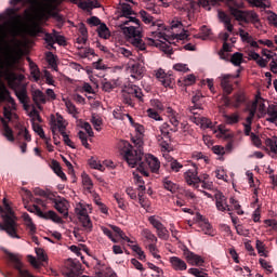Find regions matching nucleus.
<instances>
[{"label": "nucleus", "mask_w": 277, "mask_h": 277, "mask_svg": "<svg viewBox=\"0 0 277 277\" xmlns=\"http://www.w3.org/2000/svg\"><path fill=\"white\" fill-rule=\"evenodd\" d=\"M15 96L25 107V105H27V98H29V96H27V87H21V89L15 92Z\"/></svg>", "instance_id": "nucleus-27"}, {"label": "nucleus", "mask_w": 277, "mask_h": 277, "mask_svg": "<svg viewBox=\"0 0 277 277\" xmlns=\"http://www.w3.org/2000/svg\"><path fill=\"white\" fill-rule=\"evenodd\" d=\"M229 12L232 16L236 18V21H239L240 23H246V15L242 13L241 10L230 6Z\"/></svg>", "instance_id": "nucleus-35"}, {"label": "nucleus", "mask_w": 277, "mask_h": 277, "mask_svg": "<svg viewBox=\"0 0 277 277\" xmlns=\"http://www.w3.org/2000/svg\"><path fill=\"white\" fill-rule=\"evenodd\" d=\"M266 146L269 147L271 153L277 155V137L267 138Z\"/></svg>", "instance_id": "nucleus-47"}, {"label": "nucleus", "mask_w": 277, "mask_h": 277, "mask_svg": "<svg viewBox=\"0 0 277 277\" xmlns=\"http://www.w3.org/2000/svg\"><path fill=\"white\" fill-rule=\"evenodd\" d=\"M79 222L83 230H85V233H92L93 225H92V220H90V215L80 217Z\"/></svg>", "instance_id": "nucleus-32"}, {"label": "nucleus", "mask_w": 277, "mask_h": 277, "mask_svg": "<svg viewBox=\"0 0 277 277\" xmlns=\"http://www.w3.org/2000/svg\"><path fill=\"white\" fill-rule=\"evenodd\" d=\"M55 39H56V30H53L52 32H47L44 35V40H45L48 47H50V49H55V47H54Z\"/></svg>", "instance_id": "nucleus-38"}, {"label": "nucleus", "mask_w": 277, "mask_h": 277, "mask_svg": "<svg viewBox=\"0 0 277 277\" xmlns=\"http://www.w3.org/2000/svg\"><path fill=\"white\" fill-rule=\"evenodd\" d=\"M142 237H144L145 239H147V241H149V243H157L158 239L157 236H155V234H153V232L148 228H145L141 232Z\"/></svg>", "instance_id": "nucleus-37"}, {"label": "nucleus", "mask_w": 277, "mask_h": 277, "mask_svg": "<svg viewBox=\"0 0 277 277\" xmlns=\"http://www.w3.org/2000/svg\"><path fill=\"white\" fill-rule=\"evenodd\" d=\"M266 114L268 118H266L267 122H272L273 124H276L277 122V106L276 105H269Z\"/></svg>", "instance_id": "nucleus-25"}, {"label": "nucleus", "mask_w": 277, "mask_h": 277, "mask_svg": "<svg viewBox=\"0 0 277 277\" xmlns=\"http://www.w3.org/2000/svg\"><path fill=\"white\" fill-rule=\"evenodd\" d=\"M3 205L5 207L6 213L2 214L3 224L0 223V230H4V233H6L9 237H12V239H21V236L16 234L18 230L16 216L14 215L12 208H10V205H8V200L5 198L3 199Z\"/></svg>", "instance_id": "nucleus-3"}, {"label": "nucleus", "mask_w": 277, "mask_h": 277, "mask_svg": "<svg viewBox=\"0 0 277 277\" xmlns=\"http://www.w3.org/2000/svg\"><path fill=\"white\" fill-rule=\"evenodd\" d=\"M97 34L100 38H104V40H107V38H109V28H107V25L101 24L97 28Z\"/></svg>", "instance_id": "nucleus-42"}, {"label": "nucleus", "mask_w": 277, "mask_h": 277, "mask_svg": "<svg viewBox=\"0 0 277 277\" xmlns=\"http://www.w3.org/2000/svg\"><path fill=\"white\" fill-rule=\"evenodd\" d=\"M80 57H88L89 55H94V50L92 48H83L81 51H79Z\"/></svg>", "instance_id": "nucleus-64"}, {"label": "nucleus", "mask_w": 277, "mask_h": 277, "mask_svg": "<svg viewBox=\"0 0 277 277\" xmlns=\"http://www.w3.org/2000/svg\"><path fill=\"white\" fill-rule=\"evenodd\" d=\"M47 62L53 70H57V61L55 60V54H53V52L47 53Z\"/></svg>", "instance_id": "nucleus-44"}, {"label": "nucleus", "mask_w": 277, "mask_h": 277, "mask_svg": "<svg viewBox=\"0 0 277 277\" xmlns=\"http://www.w3.org/2000/svg\"><path fill=\"white\" fill-rule=\"evenodd\" d=\"M255 248L260 256H265V259H267V252H265V243H263V241L256 240Z\"/></svg>", "instance_id": "nucleus-50"}, {"label": "nucleus", "mask_w": 277, "mask_h": 277, "mask_svg": "<svg viewBox=\"0 0 277 277\" xmlns=\"http://www.w3.org/2000/svg\"><path fill=\"white\" fill-rule=\"evenodd\" d=\"M226 124H237L239 122V115L233 114V115H224Z\"/></svg>", "instance_id": "nucleus-51"}, {"label": "nucleus", "mask_w": 277, "mask_h": 277, "mask_svg": "<svg viewBox=\"0 0 277 277\" xmlns=\"http://www.w3.org/2000/svg\"><path fill=\"white\" fill-rule=\"evenodd\" d=\"M78 137H79L82 146H84V148H90V143H88V134H85V132L79 131Z\"/></svg>", "instance_id": "nucleus-57"}, {"label": "nucleus", "mask_w": 277, "mask_h": 277, "mask_svg": "<svg viewBox=\"0 0 277 277\" xmlns=\"http://www.w3.org/2000/svg\"><path fill=\"white\" fill-rule=\"evenodd\" d=\"M169 121L170 123L174 127L173 129H171V131H173V133H176V131H179V114L175 113V115H171V117H169Z\"/></svg>", "instance_id": "nucleus-48"}, {"label": "nucleus", "mask_w": 277, "mask_h": 277, "mask_svg": "<svg viewBox=\"0 0 277 277\" xmlns=\"http://www.w3.org/2000/svg\"><path fill=\"white\" fill-rule=\"evenodd\" d=\"M91 123L95 131H101V127H103V119L98 115L93 114L91 117Z\"/></svg>", "instance_id": "nucleus-41"}, {"label": "nucleus", "mask_w": 277, "mask_h": 277, "mask_svg": "<svg viewBox=\"0 0 277 277\" xmlns=\"http://www.w3.org/2000/svg\"><path fill=\"white\" fill-rule=\"evenodd\" d=\"M133 176L138 189H141V192H145L146 186H144V180H142V176L135 172H133Z\"/></svg>", "instance_id": "nucleus-55"}, {"label": "nucleus", "mask_w": 277, "mask_h": 277, "mask_svg": "<svg viewBox=\"0 0 277 277\" xmlns=\"http://www.w3.org/2000/svg\"><path fill=\"white\" fill-rule=\"evenodd\" d=\"M128 149L124 153V159L129 166V168H136L140 174H146V164H144V151L142 149H135L131 144L126 143Z\"/></svg>", "instance_id": "nucleus-4"}, {"label": "nucleus", "mask_w": 277, "mask_h": 277, "mask_svg": "<svg viewBox=\"0 0 277 277\" xmlns=\"http://www.w3.org/2000/svg\"><path fill=\"white\" fill-rule=\"evenodd\" d=\"M81 10H94V8H101V3L97 0L81 1L78 4Z\"/></svg>", "instance_id": "nucleus-30"}, {"label": "nucleus", "mask_w": 277, "mask_h": 277, "mask_svg": "<svg viewBox=\"0 0 277 277\" xmlns=\"http://www.w3.org/2000/svg\"><path fill=\"white\" fill-rule=\"evenodd\" d=\"M147 250L150 252V254L154 256V259H161V255H159V249H157V245L155 243H149L147 246Z\"/></svg>", "instance_id": "nucleus-53"}, {"label": "nucleus", "mask_w": 277, "mask_h": 277, "mask_svg": "<svg viewBox=\"0 0 277 277\" xmlns=\"http://www.w3.org/2000/svg\"><path fill=\"white\" fill-rule=\"evenodd\" d=\"M169 263L174 272H185L187 269V262L179 256H171Z\"/></svg>", "instance_id": "nucleus-16"}, {"label": "nucleus", "mask_w": 277, "mask_h": 277, "mask_svg": "<svg viewBox=\"0 0 277 277\" xmlns=\"http://www.w3.org/2000/svg\"><path fill=\"white\" fill-rule=\"evenodd\" d=\"M230 62L234 66H241V63L243 62V54L236 52L232 55Z\"/></svg>", "instance_id": "nucleus-43"}, {"label": "nucleus", "mask_w": 277, "mask_h": 277, "mask_svg": "<svg viewBox=\"0 0 277 277\" xmlns=\"http://www.w3.org/2000/svg\"><path fill=\"white\" fill-rule=\"evenodd\" d=\"M256 105H258V109H259L260 114H266L267 109L265 106V100L256 96L255 102H253V104H252V107H254L256 109Z\"/></svg>", "instance_id": "nucleus-39"}, {"label": "nucleus", "mask_w": 277, "mask_h": 277, "mask_svg": "<svg viewBox=\"0 0 277 277\" xmlns=\"http://www.w3.org/2000/svg\"><path fill=\"white\" fill-rule=\"evenodd\" d=\"M239 72L240 71L238 70V74L236 76L230 74H222L219 77L221 88L224 94H233V84L230 83V81H233V79H237L239 77Z\"/></svg>", "instance_id": "nucleus-12"}, {"label": "nucleus", "mask_w": 277, "mask_h": 277, "mask_svg": "<svg viewBox=\"0 0 277 277\" xmlns=\"http://www.w3.org/2000/svg\"><path fill=\"white\" fill-rule=\"evenodd\" d=\"M183 83L184 85H194L196 83V76L194 75H187L186 77L183 78Z\"/></svg>", "instance_id": "nucleus-62"}, {"label": "nucleus", "mask_w": 277, "mask_h": 277, "mask_svg": "<svg viewBox=\"0 0 277 277\" xmlns=\"http://www.w3.org/2000/svg\"><path fill=\"white\" fill-rule=\"evenodd\" d=\"M9 88H11L12 91L18 92V90H21V88H25V85L23 83H21V81H18V77H16L15 74H11L9 75Z\"/></svg>", "instance_id": "nucleus-20"}, {"label": "nucleus", "mask_w": 277, "mask_h": 277, "mask_svg": "<svg viewBox=\"0 0 277 277\" xmlns=\"http://www.w3.org/2000/svg\"><path fill=\"white\" fill-rule=\"evenodd\" d=\"M234 101H233V107H241V105H243L246 103V94L238 92L236 94H234L233 96Z\"/></svg>", "instance_id": "nucleus-34"}, {"label": "nucleus", "mask_w": 277, "mask_h": 277, "mask_svg": "<svg viewBox=\"0 0 277 277\" xmlns=\"http://www.w3.org/2000/svg\"><path fill=\"white\" fill-rule=\"evenodd\" d=\"M200 31L201 35H196L195 38H200V40H207V38L211 36V29L207 26H202Z\"/></svg>", "instance_id": "nucleus-52"}, {"label": "nucleus", "mask_w": 277, "mask_h": 277, "mask_svg": "<svg viewBox=\"0 0 277 277\" xmlns=\"http://www.w3.org/2000/svg\"><path fill=\"white\" fill-rule=\"evenodd\" d=\"M117 85L118 83H116V81H105L103 82V90L104 92H109L110 90H114V88H116Z\"/></svg>", "instance_id": "nucleus-63"}, {"label": "nucleus", "mask_w": 277, "mask_h": 277, "mask_svg": "<svg viewBox=\"0 0 277 277\" xmlns=\"http://www.w3.org/2000/svg\"><path fill=\"white\" fill-rule=\"evenodd\" d=\"M157 140L162 153H170V150H172V147H170V142L172 138H163V136H157Z\"/></svg>", "instance_id": "nucleus-28"}, {"label": "nucleus", "mask_w": 277, "mask_h": 277, "mask_svg": "<svg viewBox=\"0 0 277 277\" xmlns=\"http://www.w3.org/2000/svg\"><path fill=\"white\" fill-rule=\"evenodd\" d=\"M199 226L205 235H212L213 227H211V223H209V221H203L202 223H199Z\"/></svg>", "instance_id": "nucleus-49"}, {"label": "nucleus", "mask_w": 277, "mask_h": 277, "mask_svg": "<svg viewBox=\"0 0 277 277\" xmlns=\"http://www.w3.org/2000/svg\"><path fill=\"white\" fill-rule=\"evenodd\" d=\"M82 185H83V188L89 194H92V189L94 188V183H92V179L87 173H82Z\"/></svg>", "instance_id": "nucleus-31"}, {"label": "nucleus", "mask_w": 277, "mask_h": 277, "mask_svg": "<svg viewBox=\"0 0 277 277\" xmlns=\"http://www.w3.org/2000/svg\"><path fill=\"white\" fill-rule=\"evenodd\" d=\"M147 116H148V118H151L153 120H156V121L162 120L161 116H159V113H157L153 108L147 109Z\"/></svg>", "instance_id": "nucleus-61"}, {"label": "nucleus", "mask_w": 277, "mask_h": 277, "mask_svg": "<svg viewBox=\"0 0 277 277\" xmlns=\"http://www.w3.org/2000/svg\"><path fill=\"white\" fill-rule=\"evenodd\" d=\"M22 217L24 220L26 228H28L29 232L34 235V233H36V224H34V220H31V216H29L28 213H24Z\"/></svg>", "instance_id": "nucleus-33"}, {"label": "nucleus", "mask_w": 277, "mask_h": 277, "mask_svg": "<svg viewBox=\"0 0 277 277\" xmlns=\"http://www.w3.org/2000/svg\"><path fill=\"white\" fill-rule=\"evenodd\" d=\"M75 213L78 216V220H80V217H85L88 216V208H85V205L79 202L76 205Z\"/></svg>", "instance_id": "nucleus-36"}, {"label": "nucleus", "mask_w": 277, "mask_h": 277, "mask_svg": "<svg viewBox=\"0 0 277 277\" xmlns=\"http://www.w3.org/2000/svg\"><path fill=\"white\" fill-rule=\"evenodd\" d=\"M162 185L167 192H170L171 194H176V192H179V184L172 182L169 177L162 180Z\"/></svg>", "instance_id": "nucleus-24"}, {"label": "nucleus", "mask_w": 277, "mask_h": 277, "mask_svg": "<svg viewBox=\"0 0 277 277\" xmlns=\"http://www.w3.org/2000/svg\"><path fill=\"white\" fill-rule=\"evenodd\" d=\"M143 163L145 166L144 172L146 173H141L142 176H150V172L148 170H150L154 173H157L159 172V168H161V162L159 161V159L150 154L145 155Z\"/></svg>", "instance_id": "nucleus-7"}, {"label": "nucleus", "mask_w": 277, "mask_h": 277, "mask_svg": "<svg viewBox=\"0 0 277 277\" xmlns=\"http://www.w3.org/2000/svg\"><path fill=\"white\" fill-rule=\"evenodd\" d=\"M133 23L134 26L123 27V34L127 36L129 42L138 49V51H146V43L142 40V28L140 27V19L136 17H129V21L123 22V25Z\"/></svg>", "instance_id": "nucleus-2"}, {"label": "nucleus", "mask_w": 277, "mask_h": 277, "mask_svg": "<svg viewBox=\"0 0 277 277\" xmlns=\"http://www.w3.org/2000/svg\"><path fill=\"white\" fill-rule=\"evenodd\" d=\"M54 207L58 213L63 215V217H68V208L70 207V203L65 198H58L54 199Z\"/></svg>", "instance_id": "nucleus-14"}, {"label": "nucleus", "mask_w": 277, "mask_h": 277, "mask_svg": "<svg viewBox=\"0 0 277 277\" xmlns=\"http://www.w3.org/2000/svg\"><path fill=\"white\" fill-rule=\"evenodd\" d=\"M1 123L3 126L2 135H4L9 142H14V132L12 131V128H10L5 119H1Z\"/></svg>", "instance_id": "nucleus-26"}, {"label": "nucleus", "mask_w": 277, "mask_h": 277, "mask_svg": "<svg viewBox=\"0 0 277 277\" xmlns=\"http://www.w3.org/2000/svg\"><path fill=\"white\" fill-rule=\"evenodd\" d=\"M219 18L221 23L224 24L225 29H227L229 34H233L234 26L230 23V17L226 13L219 11Z\"/></svg>", "instance_id": "nucleus-22"}, {"label": "nucleus", "mask_w": 277, "mask_h": 277, "mask_svg": "<svg viewBox=\"0 0 277 277\" xmlns=\"http://www.w3.org/2000/svg\"><path fill=\"white\" fill-rule=\"evenodd\" d=\"M116 202L122 211L127 210V203H124V198H122L119 194H115Z\"/></svg>", "instance_id": "nucleus-60"}, {"label": "nucleus", "mask_w": 277, "mask_h": 277, "mask_svg": "<svg viewBox=\"0 0 277 277\" xmlns=\"http://www.w3.org/2000/svg\"><path fill=\"white\" fill-rule=\"evenodd\" d=\"M34 12L40 21L42 18H56L58 22H62V15H60L57 12H55V4L52 2H45L43 4H38L37 6H34Z\"/></svg>", "instance_id": "nucleus-5"}, {"label": "nucleus", "mask_w": 277, "mask_h": 277, "mask_svg": "<svg viewBox=\"0 0 277 277\" xmlns=\"http://www.w3.org/2000/svg\"><path fill=\"white\" fill-rule=\"evenodd\" d=\"M150 47H157V49H160L162 53H166L167 55H172V47L166 42H170L172 40V37H167V39L163 38H148Z\"/></svg>", "instance_id": "nucleus-10"}, {"label": "nucleus", "mask_w": 277, "mask_h": 277, "mask_svg": "<svg viewBox=\"0 0 277 277\" xmlns=\"http://www.w3.org/2000/svg\"><path fill=\"white\" fill-rule=\"evenodd\" d=\"M148 222L156 229L159 239H162V241H168V239H170V232L168 230L166 225H163V223H161V221L158 220L157 216H149Z\"/></svg>", "instance_id": "nucleus-9"}, {"label": "nucleus", "mask_w": 277, "mask_h": 277, "mask_svg": "<svg viewBox=\"0 0 277 277\" xmlns=\"http://www.w3.org/2000/svg\"><path fill=\"white\" fill-rule=\"evenodd\" d=\"M170 168L172 172H181V170H183V166L181 164V162H179V160L174 158L170 160Z\"/></svg>", "instance_id": "nucleus-54"}, {"label": "nucleus", "mask_w": 277, "mask_h": 277, "mask_svg": "<svg viewBox=\"0 0 277 277\" xmlns=\"http://www.w3.org/2000/svg\"><path fill=\"white\" fill-rule=\"evenodd\" d=\"M184 179L187 185L198 188L202 177L198 176V167L194 166L184 173Z\"/></svg>", "instance_id": "nucleus-11"}, {"label": "nucleus", "mask_w": 277, "mask_h": 277, "mask_svg": "<svg viewBox=\"0 0 277 277\" xmlns=\"http://www.w3.org/2000/svg\"><path fill=\"white\" fill-rule=\"evenodd\" d=\"M140 16H141L143 23H145V25H150V23H153L151 31H156L157 25H155V17H153L148 12H146L144 10L140 11Z\"/></svg>", "instance_id": "nucleus-23"}, {"label": "nucleus", "mask_w": 277, "mask_h": 277, "mask_svg": "<svg viewBox=\"0 0 277 277\" xmlns=\"http://www.w3.org/2000/svg\"><path fill=\"white\" fill-rule=\"evenodd\" d=\"M131 250L135 252L138 255L140 261L146 260V254L144 253V250H142V247L138 245H132L130 246Z\"/></svg>", "instance_id": "nucleus-45"}, {"label": "nucleus", "mask_w": 277, "mask_h": 277, "mask_svg": "<svg viewBox=\"0 0 277 277\" xmlns=\"http://www.w3.org/2000/svg\"><path fill=\"white\" fill-rule=\"evenodd\" d=\"M35 252L37 254L38 261L40 263H44V261H47V254L44 253V249L42 248H36Z\"/></svg>", "instance_id": "nucleus-59"}, {"label": "nucleus", "mask_w": 277, "mask_h": 277, "mask_svg": "<svg viewBox=\"0 0 277 277\" xmlns=\"http://www.w3.org/2000/svg\"><path fill=\"white\" fill-rule=\"evenodd\" d=\"M121 14L126 18H132L131 14H133V10L131 9V4L122 3L121 4Z\"/></svg>", "instance_id": "nucleus-46"}, {"label": "nucleus", "mask_w": 277, "mask_h": 277, "mask_svg": "<svg viewBox=\"0 0 277 277\" xmlns=\"http://www.w3.org/2000/svg\"><path fill=\"white\" fill-rule=\"evenodd\" d=\"M156 77L159 79L160 83H162L164 88H170V85H172V77L168 76V74H166L163 69H158L156 71Z\"/></svg>", "instance_id": "nucleus-18"}, {"label": "nucleus", "mask_w": 277, "mask_h": 277, "mask_svg": "<svg viewBox=\"0 0 277 277\" xmlns=\"http://www.w3.org/2000/svg\"><path fill=\"white\" fill-rule=\"evenodd\" d=\"M32 101L38 109H42L41 105L47 103V96L40 89H36L32 91Z\"/></svg>", "instance_id": "nucleus-17"}, {"label": "nucleus", "mask_w": 277, "mask_h": 277, "mask_svg": "<svg viewBox=\"0 0 277 277\" xmlns=\"http://www.w3.org/2000/svg\"><path fill=\"white\" fill-rule=\"evenodd\" d=\"M52 169L54 170L55 174H57L60 179H62V181H66V173L62 171V166H60V162H57L56 160H53Z\"/></svg>", "instance_id": "nucleus-40"}, {"label": "nucleus", "mask_w": 277, "mask_h": 277, "mask_svg": "<svg viewBox=\"0 0 277 277\" xmlns=\"http://www.w3.org/2000/svg\"><path fill=\"white\" fill-rule=\"evenodd\" d=\"M128 91L130 94H133L135 98H138L141 102H144V93H142V89L135 84H129Z\"/></svg>", "instance_id": "nucleus-29"}, {"label": "nucleus", "mask_w": 277, "mask_h": 277, "mask_svg": "<svg viewBox=\"0 0 277 277\" xmlns=\"http://www.w3.org/2000/svg\"><path fill=\"white\" fill-rule=\"evenodd\" d=\"M173 5L175 10L183 12L189 10V8H194V2L192 0H174Z\"/></svg>", "instance_id": "nucleus-21"}, {"label": "nucleus", "mask_w": 277, "mask_h": 277, "mask_svg": "<svg viewBox=\"0 0 277 277\" xmlns=\"http://www.w3.org/2000/svg\"><path fill=\"white\" fill-rule=\"evenodd\" d=\"M188 274L195 277H209V274L205 273L202 269L199 268H189Z\"/></svg>", "instance_id": "nucleus-56"}, {"label": "nucleus", "mask_w": 277, "mask_h": 277, "mask_svg": "<svg viewBox=\"0 0 277 277\" xmlns=\"http://www.w3.org/2000/svg\"><path fill=\"white\" fill-rule=\"evenodd\" d=\"M183 255H184V259H186L187 263H189V265H195L196 267H202V265L205 264V259H202V256L187 249V247L183 249Z\"/></svg>", "instance_id": "nucleus-13"}, {"label": "nucleus", "mask_w": 277, "mask_h": 277, "mask_svg": "<svg viewBox=\"0 0 277 277\" xmlns=\"http://www.w3.org/2000/svg\"><path fill=\"white\" fill-rule=\"evenodd\" d=\"M0 101H6V103H10V107H3V116L6 118V120H12V109H16V101L12 95L10 94V91L8 88H5V84H2L0 87Z\"/></svg>", "instance_id": "nucleus-6"}, {"label": "nucleus", "mask_w": 277, "mask_h": 277, "mask_svg": "<svg viewBox=\"0 0 277 277\" xmlns=\"http://www.w3.org/2000/svg\"><path fill=\"white\" fill-rule=\"evenodd\" d=\"M215 205H216V209L217 211H228L229 215H233V212H230V206H228V202H226V197L224 196V194L222 193H217L215 195Z\"/></svg>", "instance_id": "nucleus-15"}, {"label": "nucleus", "mask_w": 277, "mask_h": 277, "mask_svg": "<svg viewBox=\"0 0 277 277\" xmlns=\"http://www.w3.org/2000/svg\"><path fill=\"white\" fill-rule=\"evenodd\" d=\"M154 27L157 28L151 31L154 38H162L163 40H168V38H172V40H185L187 38V34L180 32L183 29V23L179 19H173L169 28L163 24H157Z\"/></svg>", "instance_id": "nucleus-1"}, {"label": "nucleus", "mask_w": 277, "mask_h": 277, "mask_svg": "<svg viewBox=\"0 0 277 277\" xmlns=\"http://www.w3.org/2000/svg\"><path fill=\"white\" fill-rule=\"evenodd\" d=\"M128 71L130 72L131 79L140 81L144 78V74L146 72L144 61L130 62L128 64Z\"/></svg>", "instance_id": "nucleus-8"}, {"label": "nucleus", "mask_w": 277, "mask_h": 277, "mask_svg": "<svg viewBox=\"0 0 277 277\" xmlns=\"http://www.w3.org/2000/svg\"><path fill=\"white\" fill-rule=\"evenodd\" d=\"M200 98H202V94L196 93L192 98L193 106L188 107L190 114H194L195 116L198 115V111L196 110L202 109V104H200Z\"/></svg>", "instance_id": "nucleus-19"}, {"label": "nucleus", "mask_w": 277, "mask_h": 277, "mask_svg": "<svg viewBox=\"0 0 277 277\" xmlns=\"http://www.w3.org/2000/svg\"><path fill=\"white\" fill-rule=\"evenodd\" d=\"M32 129L35 133H37L39 137H41V140H47V135H44V130L42 129V127H40V124H36L35 122H32Z\"/></svg>", "instance_id": "nucleus-58"}]
</instances>
